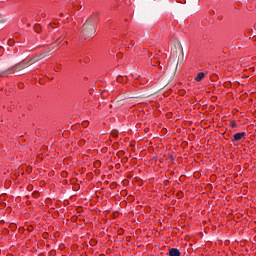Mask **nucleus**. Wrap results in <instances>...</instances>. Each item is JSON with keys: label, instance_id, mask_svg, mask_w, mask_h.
Listing matches in <instances>:
<instances>
[{"label": "nucleus", "instance_id": "f03ea898", "mask_svg": "<svg viewBox=\"0 0 256 256\" xmlns=\"http://www.w3.org/2000/svg\"><path fill=\"white\" fill-rule=\"evenodd\" d=\"M245 135H246L245 132L236 133V134L232 137L231 141H232V142L241 141V139H243V137H245Z\"/></svg>", "mask_w": 256, "mask_h": 256}, {"label": "nucleus", "instance_id": "f257e3e1", "mask_svg": "<svg viewBox=\"0 0 256 256\" xmlns=\"http://www.w3.org/2000/svg\"><path fill=\"white\" fill-rule=\"evenodd\" d=\"M97 29V16H90L83 24L80 30V36L82 39H89L95 35Z\"/></svg>", "mask_w": 256, "mask_h": 256}, {"label": "nucleus", "instance_id": "7ed1b4c3", "mask_svg": "<svg viewBox=\"0 0 256 256\" xmlns=\"http://www.w3.org/2000/svg\"><path fill=\"white\" fill-rule=\"evenodd\" d=\"M170 256H181V252L177 248H171L169 251Z\"/></svg>", "mask_w": 256, "mask_h": 256}, {"label": "nucleus", "instance_id": "39448f33", "mask_svg": "<svg viewBox=\"0 0 256 256\" xmlns=\"http://www.w3.org/2000/svg\"><path fill=\"white\" fill-rule=\"evenodd\" d=\"M21 67H23V64H18L7 70V73H11V71H13V73H17V70H19Z\"/></svg>", "mask_w": 256, "mask_h": 256}, {"label": "nucleus", "instance_id": "20e7f679", "mask_svg": "<svg viewBox=\"0 0 256 256\" xmlns=\"http://www.w3.org/2000/svg\"><path fill=\"white\" fill-rule=\"evenodd\" d=\"M204 77H205V73L199 72V73L197 74V76L195 77V81H196L197 83H200V81H203Z\"/></svg>", "mask_w": 256, "mask_h": 256}, {"label": "nucleus", "instance_id": "423d86ee", "mask_svg": "<svg viewBox=\"0 0 256 256\" xmlns=\"http://www.w3.org/2000/svg\"><path fill=\"white\" fill-rule=\"evenodd\" d=\"M34 29H35V32H36V33H39V24H36V25L34 26Z\"/></svg>", "mask_w": 256, "mask_h": 256}]
</instances>
